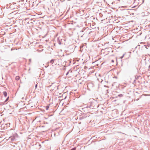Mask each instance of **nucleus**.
<instances>
[{
	"label": "nucleus",
	"instance_id": "obj_1",
	"mask_svg": "<svg viewBox=\"0 0 150 150\" xmlns=\"http://www.w3.org/2000/svg\"><path fill=\"white\" fill-rule=\"evenodd\" d=\"M90 113H89L81 112L79 115L78 118L82 121H84L87 117L90 116Z\"/></svg>",
	"mask_w": 150,
	"mask_h": 150
},
{
	"label": "nucleus",
	"instance_id": "obj_2",
	"mask_svg": "<svg viewBox=\"0 0 150 150\" xmlns=\"http://www.w3.org/2000/svg\"><path fill=\"white\" fill-rule=\"evenodd\" d=\"M18 136L16 133H14L12 135L9 137L11 141H15L17 140L18 138Z\"/></svg>",
	"mask_w": 150,
	"mask_h": 150
},
{
	"label": "nucleus",
	"instance_id": "obj_3",
	"mask_svg": "<svg viewBox=\"0 0 150 150\" xmlns=\"http://www.w3.org/2000/svg\"><path fill=\"white\" fill-rule=\"evenodd\" d=\"M91 106V109H93L95 108H98V105L95 106L96 104L94 102H92L90 103Z\"/></svg>",
	"mask_w": 150,
	"mask_h": 150
},
{
	"label": "nucleus",
	"instance_id": "obj_4",
	"mask_svg": "<svg viewBox=\"0 0 150 150\" xmlns=\"http://www.w3.org/2000/svg\"><path fill=\"white\" fill-rule=\"evenodd\" d=\"M59 135V133L57 132V131H55L54 132H53L52 133V135H54V137L56 136L57 137L58 135Z\"/></svg>",
	"mask_w": 150,
	"mask_h": 150
},
{
	"label": "nucleus",
	"instance_id": "obj_5",
	"mask_svg": "<svg viewBox=\"0 0 150 150\" xmlns=\"http://www.w3.org/2000/svg\"><path fill=\"white\" fill-rule=\"evenodd\" d=\"M62 40V39H61L60 38L58 37L57 39V42L59 44L61 45V41Z\"/></svg>",
	"mask_w": 150,
	"mask_h": 150
},
{
	"label": "nucleus",
	"instance_id": "obj_6",
	"mask_svg": "<svg viewBox=\"0 0 150 150\" xmlns=\"http://www.w3.org/2000/svg\"><path fill=\"white\" fill-rule=\"evenodd\" d=\"M56 60V59H52L51 60L50 62H48L47 63V64H50L51 65H52L53 64V63H54V61Z\"/></svg>",
	"mask_w": 150,
	"mask_h": 150
},
{
	"label": "nucleus",
	"instance_id": "obj_7",
	"mask_svg": "<svg viewBox=\"0 0 150 150\" xmlns=\"http://www.w3.org/2000/svg\"><path fill=\"white\" fill-rule=\"evenodd\" d=\"M69 62V63L68 64H65V65H67V66H69L70 65V64L71 63V61H70V60H68V61L67 62V61H64V62H65L66 63H67V62Z\"/></svg>",
	"mask_w": 150,
	"mask_h": 150
},
{
	"label": "nucleus",
	"instance_id": "obj_8",
	"mask_svg": "<svg viewBox=\"0 0 150 150\" xmlns=\"http://www.w3.org/2000/svg\"><path fill=\"white\" fill-rule=\"evenodd\" d=\"M86 107L87 108H89L90 109H91V106L90 103L87 104Z\"/></svg>",
	"mask_w": 150,
	"mask_h": 150
},
{
	"label": "nucleus",
	"instance_id": "obj_9",
	"mask_svg": "<svg viewBox=\"0 0 150 150\" xmlns=\"http://www.w3.org/2000/svg\"><path fill=\"white\" fill-rule=\"evenodd\" d=\"M142 59L144 60H146V56L145 55H143L142 57Z\"/></svg>",
	"mask_w": 150,
	"mask_h": 150
},
{
	"label": "nucleus",
	"instance_id": "obj_10",
	"mask_svg": "<svg viewBox=\"0 0 150 150\" xmlns=\"http://www.w3.org/2000/svg\"><path fill=\"white\" fill-rule=\"evenodd\" d=\"M124 95L122 94H118L117 96L116 97H121L123 96Z\"/></svg>",
	"mask_w": 150,
	"mask_h": 150
},
{
	"label": "nucleus",
	"instance_id": "obj_11",
	"mask_svg": "<svg viewBox=\"0 0 150 150\" xmlns=\"http://www.w3.org/2000/svg\"><path fill=\"white\" fill-rule=\"evenodd\" d=\"M13 150H21L20 148L18 146H17L16 147V149H14Z\"/></svg>",
	"mask_w": 150,
	"mask_h": 150
},
{
	"label": "nucleus",
	"instance_id": "obj_12",
	"mask_svg": "<svg viewBox=\"0 0 150 150\" xmlns=\"http://www.w3.org/2000/svg\"><path fill=\"white\" fill-rule=\"evenodd\" d=\"M3 94L5 97H6L7 94V92L6 91L4 92Z\"/></svg>",
	"mask_w": 150,
	"mask_h": 150
},
{
	"label": "nucleus",
	"instance_id": "obj_13",
	"mask_svg": "<svg viewBox=\"0 0 150 150\" xmlns=\"http://www.w3.org/2000/svg\"><path fill=\"white\" fill-rule=\"evenodd\" d=\"M69 71H70V73H71L72 72V70H71V69H69V71L66 74V76H67L68 74L69 73Z\"/></svg>",
	"mask_w": 150,
	"mask_h": 150
},
{
	"label": "nucleus",
	"instance_id": "obj_14",
	"mask_svg": "<svg viewBox=\"0 0 150 150\" xmlns=\"http://www.w3.org/2000/svg\"><path fill=\"white\" fill-rule=\"evenodd\" d=\"M20 79V77L18 76H16L15 78V79L17 81H18Z\"/></svg>",
	"mask_w": 150,
	"mask_h": 150
},
{
	"label": "nucleus",
	"instance_id": "obj_15",
	"mask_svg": "<svg viewBox=\"0 0 150 150\" xmlns=\"http://www.w3.org/2000/svg\"><path fill=\"white\" fill-rule=\"evenodd\" d=\"M9 97L8 96L7 98L6 99V100L4 101V104H5V103L9 99Z\"/></svg>",
	"mask_w": 150,
	"mask_h": 150
},
{
	"label": "nucleus",
	"instance_id": "obj_16",
	"mask_svg": "<svg viewBox=\"0 0 150 150\" xmlns=\"http://www.w3.org/2000/svg\"><path fill=\"white\" fill-rule=\"evenodd\" d=\"M126 55V53H125V54H124L121 57H120V58L121 59H122Z\"/></svg>",
	"mask_w": 150,
	"mask_h": 150
},
{
	"label": "nucleus",
	"instance_id": "obj_17",
	"mask_svg": "<svg viewBox=\"0 0 150 150\" xmlns=\"http://www.w3.org/2000/svg\"><path fill=\"white\" fill-rule=\"evenodd\" d=\"M10 125V123H8L5 124L6 127L9 126Z\"/></svg>",
	"mask_w": 150,
	"mask_h": 150
},
{
	"label": "nucleus",
	"instance_id": "obj_18",
	"mask_svg": "<svg viewBox=\"0 0 150 150\" xmlns=\"http://www.w3.org/2000/svg\"><path fill=\"white\" fill-rule=\"evenodd\" d=\"M49 107V106L47 105L46 106V110H47L48 109Z\"/></svg>",
	"mask_w": 150,
	"mask_h": 150
},
{
	"label": "nucleus",
	"instance_id": "obj_19",
	"mask_svg": "<svg viewBox=\"0 0 150 150\" xmlns=\"http://www.w3.org/2000/svg\"><path fill=\"white\" fill-rule=\"evenodd\" d=\"M110 3H111L112 4H113V2L111 1V0H107Z\"/></svg>",
	"mask_w": 150,
	"mask_h": 150
},
{
	"label": "nucleus",
	"instance_id": "obj_20",
	"mask_svg": "<svg viewBox=\"0 0 150 150\" xmlns=\"http://www.w3.org/2000/svg\"><path fill=\"white\" fill-rule=\"evenodd\" d=\"M76 147H74L72 149H71L70 150H76Z\"/></svg>",
	"mask_w": 150,
	"mask_h": 150
},
{
	"label": "nucleus",
	"instance_id": "obj_21",
	"mask_svg": "<svg viewBox=\"0 0 150 150\" xmlns=\"http://www.w3.org/2000/svg\"><path fill=\"white\" fill-rule=\"evenodd\" d=\"M5 104L4 103H0V105H3Z\"/></svg>",
	"mask_w": 150,
	"mask_h": 150
},
{
	"label": "nucleus",
	"instance_id": "obj_22",
	"mask_svg": "<svg viewBox=\"0 0 150 150\" xmlns=\"http://www.w3.org/2000/svg\"><path fill=\"white\" fill-rule=\"evenodd\" d=\"M46 65H47L45 66V67H46V68H47V67L49 65V64H46Z\"/></svg>",
	"mask_w": 150,
	"mask_h": 150
},
{
	"label": "nucleus",
	"instance_id": "obj_23",
	"mask_svg": "<svg viewBox=\"0 0 150 150\" xmlns=\"http://www.w3.org/2000/svg\"><path fill=\"white\" fill-rule=\"evenodd\" d=\"M139 76H135V78L136 79H138V78H139Z\"/></svg>",
	"mask_w": 150,
	"mask_h": 150
},
{
	"label": "nucleus",
	"instance_id": "obj_24",
	"mask_svg": "<svg viewBox=\"0 0 150 150\" xmlns=\"http://www.w3.org/2000/svg\"><path fill=\"white\" fill-rule=\"evenodd\" d=\"M37 86H38V83L36 84L35 85V89H36V88H37Z\"/></svg>",
	"mask_w": 150,
	"mask_h": 150
},
{
	"label": "nucleus",
	"instance_id": "obj_25",
	"mask_svg": "<svg viewBox=\"0 0 150 150\" xmlns=\"http://www.w3.org/2000/svg\"><path fill=\"white\" fill-rule=\"evenodd\" d=\"M29 61L30 62V63L31 62V59H29Z\"/></svg>",
	"mask_w": 150,
	"mask_h": 150
},
{
	"label": "nucleus",
	"instance_id": "obj_26",
	"mask_svg": "<svg viewBox=\"0 0 150 150\" xmlns=\"http://www.w3.org/2000/svg\"><path fill=\"white\" fill-rule=\"evenodd\" d=\"M84 30H83V29L81 31V32H83V31H84Z\"/></svg>",
	"mask_w": 150,
	"mask_h": 150
},
{
	"label": "nucleus",
	"instance_id": "obj_27",
	"mask_svg": "<svg viewBox=\"0 0 150 150\" xmlns=\"http://www.w3.org/2000/svg\"><path fill=\"white\" fill-rule=\"evenodd\" d=\"M104 86L105 87H107V88H108V87H108V86H105V85Z\"/></svg>",
	"mask_w": 150,
	"mask_h": 150
},
{
	"label": "nucleus",
	"instance_id": "obj_28",
	"mask_svg": "<svg viewBox=\"0 0 150 150\" xmlns=\"http://www.w3.org/2000/svg\"><path fill=\"white\" fill-rule=\"evenodd\" d=\"M149 70H150V65L149 66Z\"/></svg>",
	"mask_w": 150,
	"mask_h": 150
},
{
	"label": "nucleus",
	"instance_id": "obj_29",
	"mask_svg": "<svg viewBox=\"0 0 150 150\" xmlns=\"http://www.w3.org/2000/svg\"><path fill=\"white\" fill-rule=\"evenodd\" d=\"M142 1H143V2H142V3H144V0H142Z\"/></svg>",
	"mask_w": 150,
	"mask_h": 150
},
{
	"label": "nucleus",
	"instance_id": "obj_30",
	"mask_svg": "<svg viewBox=\"0 0 150 150\" xmlns=\"http://www.w3.org/2000/svg\"><path fill=\"white\" fill-rule=\"evenodd\" d=\"M51 86V85L50 86H48V87H50V86Z\"/></svg>",
	"mask_w": 150,
	"mask_h": 150
},
{
	"label": "nucleus",
	"instance_id": "obj_31",
	"mask_svg": "<svg viewBox=\"0 0 150 150\" xmlns=\"http://www.w3.org/2000/svg\"><path fill=\"white\" fill-rule=\"evenodd\" d=\"M39 146H41V145L40 144H39Z\"/></svg>",
	"mask_w": 150,
	"mask_h": 150
},
{
	"label": "nucleus",
	"instance_id": "obj_32",
	"mask_svg": "<svg viewBox=\"0 0 150 150\" xmlns=\"http://www.w3.org/2000/svg\"><path fill=\"white\" fill-rule=\"evenodd\" d=\"M112 62H114V61H113V60H112Z\"/></svg>",
	"mask_w": 150,
	"mask_h": 150
},
{
	"label": "nucleus",
	"instance_id": "obj_33",
	"mask_svg": "<svg viewBox=\"0 0 150 150\" xmlns=\"http://www.w3.org/2000/svg\"><path fill=\"white\" fill-rule=\"evenodd\" d=\"M30 63H29L28 64H29V65H30Z\"/></svg>",
	"mask_w": 150,
	"mask_h": 150
},
{
	"label": "nucleus",
	"instance_id": "obj_34",
	"mask_svg": "<svg viewBox=\"0 0 150 150\" xmlns=\"http://www.w3.org/2000/svg\"><path fill=\"white\" fill-rule=\"evenodd\" d=\"M64 69H66V68H65Z\"/></svg>",
	"mask_w": 150,
	"mask_h": 150
},
{
	"label": "nucleus",
	"instance_id": "obj_35",
	"mask_svg": "<svg viewBox=\"0 0 150 150\" xmlns=\"http://www.w3.org/2000/svg\"><path fill=\"white\" fill-rule=\"evenodd\" d=\"M115 78H117V77H115Z\"/></svg>",
	"mask_w": 150,
	"mask_h": 150
},
{
	"label": "nucleus",
	"instance_id": "obj_36",
	"mask_svg": "<svg viewBox=\"0 0 150 150\" xmlns=\"http://www.w3.org/2000/svg\"><path fill=\"white\" fill-rule=\"evenodd\" d=\"M91 32H90L89 33V34H90V33Z\"/></svg>",
	"mask_w": 150,
	"mask_h": 150
},
{
	"label": "nucleus",
	"instance_id": "obj_37",
	"mask_svg": "<svg viewBox=\"0 0 150 150\" xmlns=\"http://www.w3.org/2000/svg\"><path fill=\"white\" fill-rule=\"evenodd\" d=\"M68 1H70V0H67Z\"/></svg>",
	"mask_w": 150,
	"mask_h": 150
}]
</instances>
